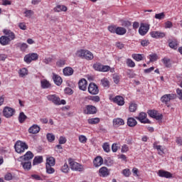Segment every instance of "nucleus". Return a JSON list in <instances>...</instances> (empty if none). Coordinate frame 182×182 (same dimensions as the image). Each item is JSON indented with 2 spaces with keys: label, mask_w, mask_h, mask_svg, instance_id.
<instances>
[{
  "label": "nucleus",
  "mask_w": 182,
  "mask_h": 182,
  "mask_svg": "<svg viewBox=\"0 0 182 182\" xmlns=\"http://www.w3.org/2000/svg\"><path fill=\"white\" fill-rule=\"evenodd\" d=\"M18 161H21V164L26 171H29V170L32 168V162H31V161H22L18 159Z\"/></svg>",
  "instance_id": "11"
},
{
  "label": "nucleus",
  "mask_w": 182,
  "mask_h": 182,
  "mask_svg": "<svg viewBox=\"0 0 182 182\" xmlns=\"http://www.w3.org/2000/svg\"><path fill=\"white\" fill-rule=\"evenodd\" d=\"M127 65L129 68H134L136 66V63L132 59L128 58L127 59Z\"/></svg>",
  "instance_id": "43"
},
{
  "label": "nucleus",
  "mask_w": 182,
  "mask_h": 182,
  "mask_svg": "<svg viewBox=\"0 0 182 182\" xmlns=\"http://www.w3.org/2000/svg\"><path fill=\"white\" fill-rule=\"evenodd\" d=\"M10 43H11V41L8 38V37H6L5 36H2L0 37V44L2 45V46H6Z\"/></svg>",
  "instance_id": "23"
},
{
  "label": "nucleus",
  "mask_w": 182,
  "mask_h": 182,
  "mask_svg": "<svg viewBox=\"0 0 182 182\" xmlns=\"http://www.w3.org/2000/svg\"><path fill=\"white\" fill-rule=\"evenodd\" d=\"M41 87L43 89H50V87L52 86L50 82L47 80H42L41 81Z\"/></svg>",
  "instance_id": "28"
},
{
  "label": "nucleus",
  "mask_w": 182,
  "mask_h": 182,
  "mask_svg": "<svg viewBox=\"0 0 182 182\" xmlns=\"http://www.w3.org/2000/svg\"><path fill=\"white\" fill-rule=\"evenodd\" d=\"M79 140L80 143H86V141H87V138H86L85 135H80L79 136Z\"/></svg>",
  "instance_id": "60"
},
{
  "label": "nucleus",
  "mask_w": 182,
  "mask_h": 182,
  "mask_svg": "<svg viewBox=\"0 0 182 182\" xmlns=\"http://www.w3.org/2000/svg\"><path fill=\"white\" fill-rule=\"evenodd\" d=\"M53 167V166L46 165V173H48V174H53V173H55V168Z\"/></svg>",
  "instance_id": "37"
},
{
  "label": "nucleus",
  "mask_w": 182,
  "mask_h": 182,
  "mask_svg": "<svg viewBox=\"0 0 182 182\" xmlns=\"http://www.w3.org/2000/svg\"><path fill=\"white\" fill-rule=\"evenodd\" d=\"M63 72L65 76H72V75H73L74 70L73 68L67 67L63 69Z\"/></svg>",
  "instance_id": "26"
},
{
  "label": "nucleus",
  "mask_w": 182,
  "mask_h": 182,
  "mask_svg": "<svg viewBox=\"0 0 182 182\" xmlns=\"http://www.w3.org/2000/svg\"><path fill=\"white\" fill-rule=\"evenodd\" d=\"M26 118H27V117H26V115H25V113L21 112L18 116L19 123H23V122H25V120H26Z\"/></svg>",
  "instance_id": "36"
},
{
  "label": "nucleus",
  "mask_w": 182,
  "mask_h": 182,
  "mask_svg": "<svg viewBox=\"0 0 182 182\" xmlns=\"http://www.w3.org/2000/svg\"><path fill=\"white\" fill-rule=\"evenodd\" d=\"M69 164L71 170H73L74 171L82 172L85 171V168L83 167V165L77 162H75L73 159H69Z\"/></svg>",
  "instance_id": "3"
},
{
  "label": "nucleus",
  "mask_w": 182,
  "mask_h": 182,
  "mask_svg": "<svg viewBox=\"0 0 182 182\" xmlns=\"http://www.w3.org/2000/svg\"><path fill=\"white\" fill-rule=\"evenodd\" d=\"M161 60L166 68H170V59L164 58Z\"/></svg>",
  "instance_id": "47"
},
{
  "label": "nucleus",
  "mask_w": 182,
  "mask_h": 182,
  "mask_svg": "<svg viewBox=\"0 0 182 182\" xmlns=\"http://www.w3.org/2000/svg\"><path fill=\"white\" fill-rule=\"evenodd\" d=\"M53 80L57 86H60L63 82L62 77L55 73H53Z\"/></svg>",
  "instance_id": "16"
},
{
  "label": "nucleus",
  "mask_w": 182,
  "mask_h": 182,
  "mask_svg": "<svg viewBox=\"0 0 182 182\" xmlns=\"http://www.w3.org/2000/svg\"><path fill=\"white\" fill-rule=\"evenodd\" d=\"M31 178H33V180H36V181H41V180H42V178L38 174H32Z\"/></svg>",
  "instance_id": "53"
},
{
  "label": "nucleus",
  "mask_w": 182,
  "mask_h": 182,
  "mask_svg": "<svg viewBox=\"0 0 182 182\" xmlns=\"http://www.w3.org/2000/svg\"><path fill=\"white\" fill-rule=\"evenodd\" d=\"M89 124H97L100 122V119L96 118H91L87 120Z\"/></svg>",
  "instance_id": "34"
},
{
  "label": "nucleus",
  "mask_w": 182,
  "mask_h": 182,
  "mask_svg": "<svg viewBox=\"0 0 182 182\" xmlns=\"http://www.w3.org/2000/svg\"><path fill=\"white\" fill-rule=\"evenodd\" d=\"M114 127H120V126L124 125V120L122 118H115L112 121Z\"/></svg>",
  "instance_id": "20"
},
{
  "label": "nucleus",
  "mask_w": 182,
  "mask_h": 182,
  "mask_svg": "<svg viewBox=\"0 0 182 182\" xmlns=\"http://www.w3.org/2000/svg\"><path fill=\"white\" fill-rule=\"evenodd\" d=\"M65 63L66 61H65V60H59L57 61L56 65L58 66V68H62V66L65 65Z\"/></svg>",
  "instance_id": "56"
},
{
  "label": "nucleus",
  "mask_w": 182,
  "mask_h": 182,
  "mask_svg": "<svg viewBox=\"0 0 182 182\" xmlns=\"http://www.w3.org/2000/svg\"><path fill=\"white\" fill-rule=\"evenodd\" d=\"M38 58H39L38 53H29L24 57V61L26 63H31L32 60H38Z\"/></svg>",
  "instance_id": "6"
},
{
  "label": "nucleus",
  "mask_w": 182,
  "mask_h": 182,
  "mask_svg": "<svg viewBox=\"0 0 182 182\" xmlns=\"http://www.w3.org/2000/svg\"><path fill=\"white\" fill-rule=\"evenodd\" d=\"M47 100L49 102H51L52 103H53V105H55L56 106H60V105H66V100H60V97H59L56 95H48Z\"/></svg>",
  "instance_id": "1"
},
{
  "label": "nucleus",
  "mask_w": 182,
  "mask_h": 182,
  "mask_svg": "<svg viewBox=\"0 0 182 182\" xmlns=\"http://www.w3.org/2000/svg\"><path fill=\"white\" fill-rule=\"evenodd\" d=\"M137 110V105L135 103H130L129 104V112H134Z\"/></svg>",
  "instance_id": "42"
},
{
  "label": "nucleus",
  "mask_w": 182,
  "mask_h": 182,
  "mask_svg": "<svg viewBox=\"0 0 182 182\" xmlns=\"http://www.w3.org/2000/svg\"><path fill=\"white\" fill-rule=\"evenodd\" d=\"M168 46L171 49H173V50H177L178 48V41L176 38L168 39Z\"/></svg>",
  "instance_id": "13"
},
{
  "label": "nucleus",
  "mask_w": 182,
  "mask_h": 182,
  "mask_svg": "<svg viewBox=\"0 0 182 182\" xmlns=\"http://www.w3.org/2000/svg\"><path fill=\"white\" fill-rule=\"evenodd\" d=\"M93 163H94L95 167H100V166L103 164V158H102V156H97L95 159Z\"/></svg>",
  "instance_id": "25"
},
{
  "label": "nucleus",
  "mask_w": 182,
  "mask_h": 182,
  "mask_svg": "<svg viewBox=\"0 0 182 182\" xmlns=\"http://www.w3.org/2000/svg\"><path fill=\"white\" fill-rule=\"evenodd\" d=\"M3 33H4L5 36L9 39L10 42L14 41L16 38L15 33L11 31V30L4 29Z\"/></svg>",
  "instance_id": "15"
},
{
  "label": "nucleus",
  "mask_w": 182,
  "mask_h": 182,
  "mask_svg": "<svg viewBox=\"0 0 182 182\" xmlns=\"http://www.w3.org/2000/svg\"><path fill=\"white\" fill-rule=\"evenodd\" d=\"M128 151H129V146H127V144H124L122 146V149H121L122 153H127Z\"/></svg>",
  "instance_id": "58"
},
{
  "label": "nucleus",
  "mask_w": 182,
  "mask_h": 182,
  "mask_svg": "<svg viewBox=\"0 0 182 182\" xmlns=\"http://www.w3.org/2000/svg\"><path fill=\"white\" fill-rule=\"evenodd\" d=\"M46 137L48 141H49L50 143H52V141H55V135H53V134L48 133L47 134Z\"/></svg>",
  "instance_id": "44"
},
{
  "label": "nucleus",
  "mask_w": 182,
  "mask_h": 182,
  "mask_svg": "<svg viewBox=\"0 0 182 182\" xmlns=\"http://www.w3.org/2000/svg\"><path fill=\"white\" fill-rule=\"evenodd\" d=\"M157 59H159V56L157 55V54L154 53L149 55V62H156Z\"/></svg>",
  "instance_id": "45"
},
{
  "label": "nucleus",
  "mask_w": 182,
  "mask_h": 182,
  "mask_svg": "<svg viewBox=\"0 0 182 182\" xmlns=\"http://www.w3.org/2000/svg\"><path fill=\"white\" fill-rule=\"evenodd\" d=\"M141 46H149L150 45V41L149 40H141Z\"/></svg>",
  "instance_id": "59"
},
{
  "label": "nucleus",
  "mask_w": 182,
  "mask_h": 182,
  "mask_svg": "<svg viewBox=\"0 0 182 182\" xmlns=\"http://www.w3.org/2000/svg\"><path fill=\"white\" fill-rule=\"evenodd\" d=\"M78 87L80 90L85 92L87 87V80L85 78L80 80L78 82Z\"/></svg>",
  "instance_id": "14"
},
{
  "label": "nucleus",
  "mask_w": 182,
  "mask_h": 182,
  "mask_svg": "<svg viewBox=\"0 0 182 182\" xmlns=\"http://www.w3.org/2000/svg\"><path fill=\"white\" fill-rule=\"evenodd\" d=\"M102 149L106 153H109V151H110V146L108 143H105L102 146Z\"/></svg>",
  "instance_id": "50"
},
{
  "label": "nucleus",
  "mask_w": 182,
  "mask_h": 182,
  "mask_svg": "<svg viewBox=\"0 0 182 182\" xmlns=\"http://www.w3.org/2000/svg\"><path fill=\"white\" fill-rule=\"evenodd\" d=\"M100 177H107L109 176V172L107 167L103 166L99 170Z\"/></svg>",
  "instance_id": "22"
},
{
  "label": "nucleus",
  "mask_w": 182,
  "mask_h": 182,
  "mask_svg": "<svg viewBox=\"0 0 182 182\" xmlns=\"http://www.w3.org/2000/svg\"><path fill=\"white\" fill-rule=\"evenodd\" d=\"M18 27L20 28V29H21L22 31H26V25L25 24V23H20L18 24Z\"/></svg>",
  "instance_id": "64"
},
{
  "label": "nucleus",
  "mask_w": 182,
  "mask_h": 182,
  "mask_svg": "<svg viewBox=\"0 0 182 182\" xmlns=\"http://www.w3.org/2000/svg\"><path fill=\"white\" fill-rule=\"evenodd\" d=\"M112 102L118 105V106H123L124 105V98L120 95H117L112 99Z\"/></svg>",
  "instance_id": "18"
},
{
  "label": "nucleus",
  "mask_w": 182,
  "mask_h": 182,
  "mask_svg": "<svg viewBox=\"0 0 182 182\" xmlns=\"http://www.w3.org/2000/svg\"><path fill=\"white\" fill-rule=\"evenodd\" d=\"M41 132V127L38 126V124H33L28 129V133L31 134H37Z\"/></svg>",
  "instance_id": "19"
},
{
  "label": "nucleus",
  "mask_w": 182,
  "mask_h": 182,
  "mask_svg": "<svg viewBox=\"0 0 182 182\" xmlns=\"http://www.w3.org/2000/svg\"><path fill=\"white\" fill-rule=\"evenodd\" d=\"M77 55L80 58L86 59L87 60H92L94 58L93 53L89 50H80L77 52Z\"/></svg>",
  "instance_id": "4"
},
{
  "label": "nucleus",
  "mask_w": 182,
  "mask_h": 182,
  "mask_svg": "<svg viewBox=\"0 0 182 182\" xmlns=\"http://www.w3.org/2000/svg\"><path fill=\"white\" fill-rule=\"evenodd\" d=\"M66 138L65 137H63V136H60L59 138V144H65V143H66Z\"/></svg>",
  "instance_id": "63"
},
{
  "label": "nucleus",
  "mask_w": 182,
  "mask_h": 182,
  "mask_svg": "<svg viewBox=\"0 0 182 182\" xmlns=\"http://www.w3.org/2000/svg\"><path fill=\"white\" fill-rule=\"evenodd\" d=\"M149 29H150V25L148 23H141V26L139 28V33L141 36H144L147 32H149Z\"/></svg>",
  "instance_id": "5"
},
{
  "label": "nucleus",
  "mask_w": 182,
  "mask_h": 182,
  "mask_svg": "<svg viewBox=\"0 0 182 182\" xmlns=\"http://www.w3.org/2000/svg\"><path fill=\"white\" fill-rule=\"evenodd\" d=\"M147 113L150 117L156 119V120H161L163 119V114L158 113L157 111L154 109H149Z\"/></svg>",
  "instance_id": "7"
},
{
  "label": "nucleus",
  "mask_w": 182,
  "mask_h": 182,
  "mask_svg": "<svg viewBox=\"0 0 182 182\" xmlns=\"http://www.w3.org/2000/svg\"><path fill=\"white\" fill-rule=\"evenodd\" d=\"M122 25L125 28H130V26H132V22L129 21H124L122 22Z\"/></svg>",
  "instance_id": "52"
},
{
  "label": "nucleus",
  "mask_w": 182,
  "mask_h": 182,
  "mask_svg": "<svg viewBox=\"0 0 182 182\" xmlns=\"http://www.w3.org/2000/svg\"><path fill=\"white\" fill-rule=\"evenodd\" d=\"M113 81L117 85L120 82V76L117 74L113 75Z\"/></svg>",
  "instance_id": "54"
},
{
  "label": "nucleus",
  "mask_w": 182,
  "mask_h": 182,
  "mask_svg": "<svg viewBox=\"0 0 182 182\" xmlns=\"http://www.w3.org/2000/svg\"><path fill=\"white\" fill-rule=\"evenodd\" d=\"M122 174H123L125 177H129L130 175L132 174V172H130V169L126 168V169H124V170L122 171Z\"/></svg>",
  "instance_id": "49"
},
{
  "label": "nucleus",
  "mask_w": 182,
  "mask_h": 182,
  "mask_svg": "<svg viewBox=\"0 0 182 182\" xmlns=\"http://www.w3.org/2000/svg\"><path fill=\"white\" fill-rule=\"evenodd\" d=\"M164 18H166L164 12L155 14V19H159L161 21V19H164Z\"/></svg>",
  "instance_id": "46"
},
{
  "label": "nucleus",
  "mask_w": 182,
  "mask_h": 182,
  "mask_svg": "<svg viewBox=\"0 0 182 182\" xmlns=\"http://www.w3.org/2000/svg\"><path fill=\"white\" fill-rule=\"evenodd\" d=\"M146 117H147V114L144 112H141L139 113V117H136V119H137V120H139L141 123H151L150 120L146 119Z\"/></svg>",
  "instance_id": "12"
},
{
  "label": "nucleus",
  "mask_w": 182,
  "mask_h": 182,
  "mask_svg": "<svg viewBox=\"0 0 182 182\" xmlns=\"http://www.w3.org/2000/svg\"><path fill=\"white\" fill-rule=\"evenodd\" d=\"M127 125L129 127H134L137 126V121H136V119L133 117H129L127 119Z\"/></svg>",
  "instance_id": "27"
},
{
  "label": "nucleus",
  "mask_w": 182,
  "mask_h": 182,
  "mask_svg": "<svg viewBox=\"0 0 182 182\" xmlns=\"http://www.w3.org/2000/svg\"><path fill=\"white\" fill-rule=\"evenodd\" d=\"M55 160L53 157H49L46 159V166H55Z\"/></svg>",
  "instance_id": "33"
},
{
  "label": "nucleus",
  "mask_w": 182,
  "mask_h": 182,
  "mask_svg": "<svg viewBox=\"0 0 182 182\" xmlns=\"http://www.w3.org/2000/svg\"><path fill=\"white\" fill-rule=\"evenodd\" d=\"M132 58L133 59L136 60V62H140V60H143V55H141V54H133Z\"/></svg>",
  "instance_id": "39"
},
{
  "label": "nucleus",
  "mask_w": 182,
  "mask_h": 182,
  "mask_svg": "<svg viewBox=\"0 0 182 182\" xmlns=\"http://www.w3.org/2000/svg\"><path fill=\"white\" fill-rule=\"evenodd\" d=\"M154 149H156L158 151L159 154H160L161 156V154H164V151L163 150V148H161V146L156 145V143H154Z\"/></svg>",
  "instance_id": "35"
},
{
  "label": "nucleus",
  "mask_w": 182,
  "mask_h": 182,
  "mask_svg": "<svg viewBox=\"0 0 182 182\" xmlns=\"http://www.w3.org/2000/svg\"><path fill=\"white\" fill-rule=\"evenodd\" d=\"M158 176H159V177H164L165 178H171L173 177L171 173L164 170H159L158 171Z\"/></svg>",
  "instance_id": "17"
},
{
  "label": "nucleus",
  "mask_w": 182,
  "mask_h": 182,
  "mask_svg": "<svg viewBox=\"0 0 182 182\" xmlns=\"http://www.w3.org/2000/svg\"><path fill=\"white\" fill-rule=\"evenodd\" d=\"M86 109H87V112L85 111V113H86V114H95V113H97V112L96 107L93 105H87L86 107Z\"/></svg>",
  "instance_id": "21"
},
{
  "label": "nucleus",
  "mask_w": 182,
  "mask_h": 182,
  "mask_svg": "<svg viewBox=\"0 0 182 182\" xmlns=\"http://www.w3.org/2000/svg\"><path fill=\"white\" fill-rule=\"evenodd\" d=\"M87 99L92 100V102H100V97L99 96H88Z\"/></svg>",
  "instance_id": "41"
},
{
  "label": "nucleus",
  "mask_w": 182,
  "mask_h": 182,
  "mask_svg": "<svg viewBox=\"0 0 182 182\" xmlns=\"http://www.w3.org/2000/svg\"><path fill=\"white\" fill-rule=\"evenodd\" d=\"M176 97H177V95L174 94L164 95L161 97V102H162V103H165L166 105H167V103H168L170 100H173V99H176Z\"/></svg>",
  "instance_id": "8"
},
{
  "label": "nucleus",
  "mask_w": 182,
  "mask_h": 182,
  "mask_svg": "<svg viewBox=\"0 0 182 182\" xmlns=\"http://www.w3.org/2000/svg\"><path fill=\"white\" fill-rule=\"evenodd\" d=\"M4 178L6 180V181H11V180H12V173H9L6 174Z\"/></svg>",
  "instance_id": "62"
},
{
  "label": "nucleus",
  "mask_w": 182,
  "mask_h": 182,
  "mask_svg": "<svg viewBox=\"0 0 182 182\" xmlns=\"http://www.w3.org/2000/svg\"><path fill=\"white\" fill-rule=\"evenodd\" d=\"M101 83L104 87H109V80L107 79L102 80Z\"/></svg>",
  "instance_id": "57"
},
{
  "label": "nucleus",
  "mask_w": 182,
  "mask_h": 182,
  "mask_svg": "<svg viewBox=\"0 0 182 182\" xmlns=\"http://www.w3.org/2000/svg\"><path fill=\"white\" fill-rule=\"evenodd\" d=\"M126 32H127V30L123 27H117V31L116 34L117 35H125Z\"/></svg>",
  "instance_id": "30"
},
{
  "label": "nucleus",
  "mask_w": 182,
  "mask_h": 182,
  "mask_svg": "<svg viewBox=\"0 0 182 182\" xmlns=\"http://www.w3.org/2000/svg\"><path fill=\"white\" fill-rule=\"evenodd\" d=\"M25 16L26 18H31V16H32V15H33L34 12L32 10H26L25 12Z\"/></svg>",
  "instance_id": "51"
},
{
  "label": "nucleus",
  "mask_w": 182,
  "mask_h": 182,
  "mask_svg": "<svg viewBox=\"0 0 182 182\" xmlns=\"http://www.w3.org/2000/svg\"><path fill=\"white\" fill-rule=\"evenodd\" d=\"M15 114V110L9 107H4L3 110V114L5 117H12V115Z\"/></svg>",
  "instance_id": "9"
},
{
  "label": "nucleus",
  "mask_w": 182,
  "mask_h": 182,
  "mask_svg": "<svg viewBox=\"0 0 182 182\" xmlns=\"http://www.w3.org/2000/svg\"><path fill=\"white\" fill-rule=\"evenodd\" d=\"M102 66L103 65H102V63H97L93 65V68L95 69V70H97L98 72H102Z\"/></svg>",
  "instance_id": "38"
},
{
  "label": "nucleus",
  "mask_w": 182,
  "mask_h": 182,
  "mask_svg": "<svg viewBox=\"0 0 182 182\" xmlns=\"http://www.w3.org/2000/svg\"><path fill=\"white\" fill-rule=\"evenodd\" d=\"M33 159V153L32 151H27L23 156H20L18 160L24 161H31Z\"/></svg>",
  "instance_id": "10"
},
{
  "label": "nucleus",
  "mask_w": 182,
  "mask_h": 182,
  "mask_svg": "<svg viewBox=\"0 0 182 182\" xmlns=\"http://www.w3.org/2000/svg\"><path fill=\"white\" fill-rule=\"evenodd\" d=\"M17 48H20L22 52H25L26 49H28V44L25 43H18L17 44Z\"/></svg>",
  "instance_id": "32"
},
{
  "label": "nucleus",
  "mask_w": 182,
  "mask_h": 182,
  "mask_svg": "<svg viewBox=\"0 0 182 182\" xmlns=\"http://www.w3.org/2000/svg\"><path fill=\"white\" fill-rule=\"evenodd\" d=\"M88 92H99V87L95 82H91L88 86Z\"/></svg>",
  "instance_id": "29"
},
{
  "label": "nucleus",
  "mask_w": 182,
  "mask_h": 182,
  "mask_svg": "<svg viewBox=\"0 0 182 182\" xmlns=\"http://www.w3.org/2000/svg\"><path fill=\"white\" fill-rule=\"evenodd\" d=\"M18 73H19L20 77H24V76H26V75H28V69L23 68L19 70Z\"/></svg>",
  "instance_id": "40"
},
{
  "label": "nucleus",
  "mask_w": 182,
  "mask_h": 182,
  "mask_svg": "<svg viewBox=\"0 0 182 182\" xmlns=\"http://www.w3.org/2000/svg\"><path fill=\"white\" fill-rule=\"evenodd\" d=\"M110 70V66L109 65H102L101 68V72H109Z\"/></svg>",
  "instance_id": "61"
},
{
  "label": "nucleus",
  "mask_w": 182,
  "mask_h": 182,
  "mask_svg": "<svg viewBox=\"0 0 182 182\" xmlns=\"http://www.w3.org/2000/svg\"><path fill=\"white\" fill-rule=\"evenodd\" d=\"M43 161V158L42 156H36L33 161V165L36 166V164H41Z\"/></svg>",
  "instance_id": "31"
},
{
  "label": "nucleus",
  "mask_w": 182,
  "mask_h": 182,
  "mask_svg": "<svg viewBox=\"0 0 182 182\" xmlns=\"http://www.w3.org/2000/svg\"><path fill=\"white\" fill-rule=\"evenodd\" d=\"M61 171L63 173H69V166H68V164H65L62 168Z\"/></svg>",
  "instance_id": "48"
},
{
  "label": "nucleus",
  "mask_w": 182,
  "mask_h": 182,
  "mask_svg": "<svg viewBox=\"0 0 182 182\" xmlns=\"http://www.w3.org/2000/svg\"><path fill=\"white\" fill-rule=\"evenodd\" d=\"M117 28L115 26H108V31L111 32V33H116Z\"/></svg>",
  "instance_id": "55"
},
{
  "label": "nucleus",
  "mask_w": 182,
  "mask_h": 182,
  "mask_svg": "<svg viewBox=\"0 0 182 182\" xmlns=\"http://www.w3.org/2000/svg\"><path fill=\"white\" fill-rule=\"evenodd\" d=\"M14 149L16 153L21 154L23 153L25 150H28V144H26V143L22 141H17L14 145Z\"/></svg>",
  "instance_id": "2"
},
{
  "label": "nucleus",
  "mask_w": 182,
  "mask_h": 182,
  "mask_svg": "<svg viewBox=\"0 0 182 182\" xmlns=\"http://www.w3.org/2000/svg\"><path fill=\"white\" fill-rule=\"evenodd\" d=\"M54 12H66L68 11V7L64 5H57L54 9H53Z\"/></svg>",
  "instance_id": "24"
}]
</instances>
